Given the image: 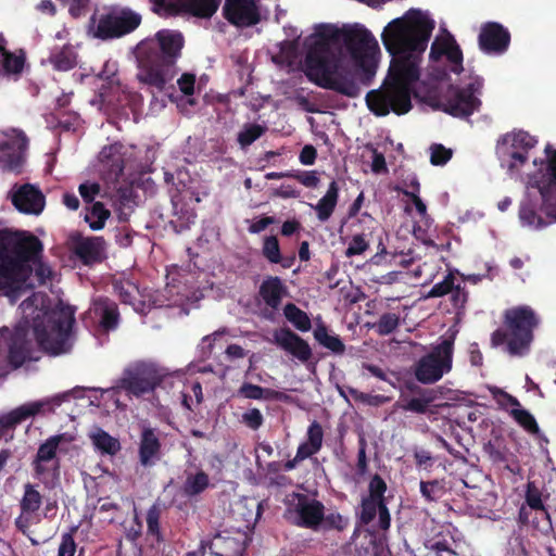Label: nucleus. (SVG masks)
<instances>
[{"label":"nucleus","mask_w":556,"mask_h":556,"mask_svg":"<svg viewBox=\"0 0 556 556\" xmlns=\"http://www.w3.org/2000/svg\"><path fill=\"white\" fill-rule=\"evenodd\" d=\"M304 47L308 79L351 98L361 93L359 83L376 75L381 56L378 40L359 23L316 24Z\"/></svg>","instance_id":"1"},{"label":"nucleus","mask_w":556,"mask_h":556,"mask_svg":"<svg viewBox=\"0 0 556 556\" xmlns=\"http://www.w3.org/2000/svg\"><path fill=\"white\" fill-rule=\"evenodd\" d=\"M433 28L429 14L415 9L384 26L381 40L392 61L381 87L366 96L367 106L374 114L402 115L410 111L412 96L420 76L419 65Z\"/></svg>","instance_id":"2"},{"label":"nucleus","mask_w":556,"mask_h":556,"mask_svg":"<svg viewBox=\"0 0 556 556\" xmlns=\"http://www.w3.org/2000/svg\"><path fill=\"white\" fill-rule=\"evenodd\" d=\"M20 319L11 338L9 362L17 368L30 357L34 341L52 355L71 348L74 312L60 300L34 292L20 304Z\"/></svg>","instance_id":"3"},{"label":"nucleus","mask_w":556,"mask_h":556,"mask_svg":"<svg viewBox=\"0 0 556 556\" xmlns=\"http://www.w3.org/2000/svg\"><path fill=\"white\" fill-rule=\"evenodd\" d=\"M41 250L40 241L30 233L0 231V289L11 301L24 295L33 286L34 268L41 282L51 276L50 267L39 260Z\"/></svg>","instance_id":"4"},{"label":"nucleus","mask_w":556,"mask_h":556,"mask_svg":"<svg viewBox=\"0 0 556 556\" xmlns=\"http://www.w3.org/2000/svg\"><path fill=\"white\" fill-rule=\"evenodd\" d=\"M442 56L446 58L451 67L448 89L442 100V108L456 117L469 116L481 104L479 94L482 80L462 66V52L448 33L440 34L431 45L430 58L439 60Z\"/></svg>","instance_id":"5"},{"label":"nucleus","mask_w":556,"mask_h":556,"mask_svg":"<svg viewBox=\"0 0 556 556\" xmlns=\"http://www.w3.org/2000/svg\"><path fill=\"white\" fill-rule=\"evenodd\" d=\"M527 173V191L519 208V220L529 229L556 223V150L544 149L543 157H534Z\"/></svg>","instance_id":"6"},{"label":"nucleus","mask_w":556,"mask_h":556,"mask_svg":"<svg viewBox=\"0 0 556 556\" xmlns=\"http://www.w3.org/2000/svg\"><path fill=\"white\" fill-rule=\"evenodd\" d=\"M538 139L523 130H511L498 137L495 153L503 168L519 175L532 156Z\"/></svg>","instance_id":"7"},{"label":"nucleus","mask_w":556,"mask_h":556,"mask_svg":"<svg viewBox=\"0 0 556 556\" xmlns=\"http://www.w3.org/2000/svg\"><path fill=\"white\" fill-rule=\"evenodd\" d=\"M454 334L442 340L431 353L417 364L415 375L422 383H433L452 368Z\"/></svg>","instance_id":"8"},{"label":"nucleus","mask_w":556,"mask_h":556,"mask_svg":"<svg viewBox=\"0 0 556 556\" xmlns=\"http://www.w3.org/2000/svg\"><path fill=\"white\" fill-rule=\"evenodd\" d=\"M506 342L510 353L518 354L531 341V329L535 325L533 312L528 307L513 308L506 313Z\"/></svg>","instance_id":"9"},{"label":"nucleus","mask_w":556,"mask_h":556,"mask_svg":"<svg viewBox=\"0 0 556 556\" xmlns=\"http://www.w3.org/2000/svg\"><path fill=\"white\" fill-rule=\"evenodd\" d=\"M163 374L152 364H135L128 367L118 382V388L140 396L152 392L162 382Z\"/></svg>","instance_id":"10"},{"label":"nucleus","mask_w":556,"mask_h":556,"mask_svg":"<svg viewBox=\"0 0 556 556\" xmlns=\"http://www.w3.org/2000/svg\"><path fill=\"white\" fill-rule=\"evenodd\" d=\"M288 520L296 526L315 529L324 520V505L311 497L301 494L287 496Z\"/></svg>","instance_id":"11"},{"label":"nucleus","mask_w":556,"mask_h":556,"mask_svg":"<svg viewBox=\"0 0 556 556\" xmlns=\"http://www.w3.org/2000/svg\"><path fill=\"white\" fill-rule=\"evenodd\" d=\"M76 440V433L64 432L47 439L38 448L34 470L38 478L53 473L58 469L56 452L64 451Z\"/></svg>","instance_id":"12"},{"label":"nucleus","mask_w":556,"mask_h":556,"mask_svg":"<svg viewBox=\"0 0 556 556\" xmlns=\"http://www.w3.org/2000/svg\"><path fill=\"white\" fill-rule=\"evenodd\" d=\"M70 396V393H62L41 401L23 404L2 416L0 422L3 427H12L39 413L52 410L54 407L60 406L62 402L68 400Z\"/></svg>","instance_id":"13"},{"label":"nucleus","mask_w":556,"mask_h":556,"mask_svg":"<svg viewBox=\"0 0 556 556\" xmlns=\"http://www.w3.org/2000/svg\"><path fill=\"white\" fill-rule=\"evenodd\" d=\"M226 18L233 25L247 27L261 21V8L255 0H226Z\"/></svg>","instance_id":"14"},{"label":"nucleus","mask_w":556,"mask_h":556,"mask_svg":"<svg viewBox=\"0 0 556 556\" xmlns=\"http://www.w3.org/2000/svg\"><path fill=\"white\" fill-rule=\"evenodd\" d=\"M26 138L15 129L0 136V161L9 169H16L23 160L26 149Z\"/></svg>","instance_id":"15"},{"label":"nucleus","mask_w":556,"mask_h":556,"mask_svg":"<svg viewBox=\"0 0 556 556\" xmlns=\"http://www.w3.org/2000/svg\"><path fill=\"white\" fill-rule=\"evenodd\" d=\"M14 206L24 214L39 215L46 205L45 195L34 185L16 186L11 191Z\"/></svg>","instance_id":"16"},{"label":"nucleus","mask_w":556,"mask_h":556,"mask_svg":"<svg viewBox=\"0 0 556 556\" xmlns=\"http://www.w3.org/2000/svg\"><path fill=\"white\" fill-rule=\"evenodd\" d=\"M41 494L30 483L24 485V494L21 500V515L16 519L17 528L26 533L28 529L39 521L38 515L36 514L41 506Z\"/></svg>","instance_id":"17"},{"label":"nucleus","mask_w":556,"mask_h":556,"mask_svg":"<svg viewBox=\"0 0 556 556\" xmlns=\"http://www.w3.org/2000/svg\"><path fill=\"white\" fill-rule=\"evenodd\" d=\"M479 42L486 52H503L509 43V35L501 25L488 24L481 29Z\"/></svg>","instance_id":"18"},{"label":"nucleus","mask_w":556,"mask_h":556,"mask_svg":"<svg viewBox=\"0 0 556 556\" xmlns=\"http://www.w3.org/2000/svg\"><path fill=\"white\" fill-rule=\"evenodd\" d=\"M274 340L280 348L301 361H307L311 356V349L307 343L290 330L279 329L275 331Z\"/></svg>","instance_id":"19"},{"label":"nucleus","mask_w":556,"mask_h":556,"mask_svg":"<svg viewBox=\"0 0 556 556\" xmlns=\"http://www.w3.org/2000/svg\"><path fill=\"white\" fill-rule=\"evenodd\" d=\"M155 40L160 48L162 58L168 62L178 58L184 47L182 36L175 30H160L155 35Z\"/></svg>","instance_id":"20"},{"label":"nucleus","mask_w":556,"mask_h":556,"mask_svg":"<svg viewBox=\"0 0 556 556\" xmlns=\"http://www.w3.org/2000/svg\"><path fill=\"white\" fill-rule=\"evenodd\" d=\"M88 438L101 454L114 456L121 451L119 440L97 426L89 430Z\"/></svg>","instance_id":"21"},{"label":"nucleus","mask_w":556,"mask_h":556,"mask_svg":"<svg viewBox=\"0 0 556 556\" xmlns=\"http://www.w3.org/2000/svg\"><path fill=\"white\" fill-rule=\"evenodd\" d=\"M176 72L172 67L159 68V67H149L142 70L138 74V79L140 83L146 84L148 86L154 87L159 90L165 88V86L173 80Z\"/></svg>","instance_id":"22"},{"label":"nucleus","mask_w":556,"mask_h":556,"mask_svg":"<svg viewBox=\"0 0 556 556\" xmlns=\"http://www.w3.org/2000/svg\"><path fill=\"white\" fill-rule=\"evenodd\" d=\"M164 5H178L198 16H211L218 7V0H162Z\"/></svg>","instance_id":"23"},{"label":"nucleus","mask_w":556,"mask_h":556,"mask_svg":"<svg viewBox=\"0 0 556 556\" xmlns=\"http://www.w3.org/2000/svg\"><path fill=\"white\" fill-rule=\"evenodd\" d=\"M76 252L85 263L97 262L104 256L105 242L99 237L84 239L77 244Z\"/></svg>","instance_id":"24"},{"label":"nucleus","mask_w":556,"mask_h":556,"mask_svg":"<svg viewBox=\"0 0 556 556\" xmlns=\"http://www.w3.org/2000/svg\"><path fill=\"white\" fill-rule=\"evenodd\" d=\"M124 147L119 143L103 148L100 152V161L108 168L109 175L117 176L123 170Z\"/></svg>","instance_id":"25"},{"label":"nucleus","mask_w":556,"mask_h":556,"mask_svg":"<svg viewBox=\"0 0 556 556\" xmlns=\"http://www.w3.org/2000/svg\"><path fill=\"white\" fill-rule=\"evenodd\" d=\"M160 446L154 431L150 428H144L141 433L139 450L141 464L144 466L151 465L159 455Z\"/></svg>","instance_id":"26"},{"label":"nucleus","mask_w":556,"mask_h":556,"mask_svg":"<svg viewBox=\"0 0 556 556\" xmlns=\"http://www.w3.org/2000/svg\"><path fill=\"white\" fill-rule=\"evenodd\" d=\"M323 429L319 424L313 422L307 430V440L298 448L295 459H305L317 453L323 443Z\"/></svg>","instance_id":"27"},{"label":"nucleus","mask_w":556,"mask_h":556,"mask_svg":"<svg viewBox=\"0 0 556 556\" xmlns=\"http://www.w3.org/2000/svg\"><path fill=\"white\" fill-rule=\"evenodd\" d=\"M387 485L384 481L378 476L374 477L369 484L370 498L363 503V519L367 522L376 514V505L382 503V495L386 492Z\"/></svg>","instance_id":"28"},{"label":"nucleus","mask_w":556,"mask_h":556,"mask_svg":"<svg viewBox=\"0 0 556 556\" xmlns=\"http://www.w3.org/2000/svg\"><path fill=\"white\" fill-rule=\"evenodd\" d=\"M93 312L100 317V325L103 329L111 330L117 326L118 313L114 302L99 299L93 303Z\"/></svg>","instance_id":"29"},{"label":"nucleus","mask_w":556,"mask_h":556,"mask_svg":"<svg viewBox=\"0 0 556 556\" xmlns=\"http://www.w3.org/2000/svg\"><path fill=\"white\" fill-rule=\"evenodd\" d=\"M211 549H215L214 553L219 556H242L244 540L218 535L213 540Z\"/></svg>","instance_id":"30"},{"label":"nucleus","mask_w":556,"mask_h":556,"mask_svg":"<svg viewBox=\"0 0 556 556\" xmlns=\"http://www.w3.org/2000/svg\"><path fill=\"white\" fill-rule=\"evenodd\" d=\"M25 58L22 52H9L0 41V73L4 75H17L24 67Z\"/></svg>","instance_id":"31"},{"label":"nucleus","mask_w":556,"mask_h":556,"mask_svg":"<svg viewBox=\"0 0 556 556\" xmlns=\"http://www.w3.org/2000/svg\"><path fill=\"white\" fill-rule=\"evenodd\" d=\"M339 187L336 181L329 185L326 194L314 205L317 217L321 222H326L333 213L338 202Z\"/></svg>","instance_id":"32"},{"label":"nucleus","mask_w":556,"mask_h":556,"mask_svg":"<svg viewBox=\"0 0 556 556\" xmlns=\"http://www.w3.org/2000/svg\"><path fill=\"white\" fill-rule=\"evenodd\" d=\"M117 37L132 31L141 22V16L128 9H117L113 12Z\"/></svg>","instance_id":"33"},{"label":"nucleus","mask_w":556,"mask_h":556,"mask_svg":"<svg viewBox=\"0 0 556 556\" xmlns=\"http://www.w3.org/2000/svg\"><path fill=\"white\" fill-rule=\"evenodd\" d=\"M264 301L271 307H276L285 293V287L278 277H268L260 289Z\"/></svg>","instance_id":"34"},{"label":"nucleus","mask_w":556,"mask_h":556,"mask_svg":"<svg viewBox=\"0 0 556 556\" xmlns=\"http://www.w3.org/2000/svg\"><path fill=\"white\" fill-rule=\"evenodd\" d=\"M77 55L73 47L64 46L54 51L50 56V63L58 71H68L76 64Z\"/></svg>","instance_id":"35"},{"label":"nucleus","mask_w":556,"mask_h":556,"mask_svg":"<svg viewBox=\"0 0 556 556\" xmlns=\"http://www.w3.org/2000/svg\"><path fill=\"white\" fill-rule=\"evenodd\" d=\"M111 213L101 202H94L85 216V220L92 230H101Z\"/></svg>","instance_id":"36"},{"label":"nucleus","mask_w":556,"mask_h":556,"mask_svg":"<svg viewBox=\"0 0 556 556\" xmlns=\"http://www.w3.org/2000/svg\"><path fill=\"white\" fill-rule=\"evenodd\" d=\"M314 337L321 345L334 353L344 351V344L339 337L330 334L325 326H317L314 330Z\"/></svg>","instance_id":"37"},{"label":"nucleus","mask_w":556,"mask_h":556,"mask_svg":"<svg viewBox=\"0 0 556 556\" xmlns=\"http://www.w3.org/2000/svg\"><path fill=\"white\" fill-rule=\"evenodd\" d=\"M286 318L292 323L299 330L307 331L311 328V321L308 316L293 304L286 305L285 309Z\"/></svg>","instance_id":"38"},{"label":"nucleus","mask_w":556,"mask_h":556,"mask_svg":"<svg viewBox=\"0 0 556 556\" xmlns=\"http://www.w3.org/2000/svg\"><path fill=\"white\" fill-rule=\"evenodd\" d=\"M114 22L113 13L102 16L93 28V36L101 39L117 37Z\"/></svg>","instance_id":"39"},{"label":"nucleus","mask_w":556,"mask_h":556,"mask_svg":"<svg viewBox=\"0 0 556 556\" xmlns=\"http://www.w3.org/2000/svg\"><path fill=\"white\" fill-rule=\"evenodd\" d=\"M207 485L208 477L203 471H199L194 475L188 476L184 490L189 495H195L204 491Z\"/></svg>","instance_id":"40"},{"label":"nucleus","mask_w":556,"mask_h":556,"mask_svg":"<svg viewBox=\"0 0 556 556\" xmlns=\"http://www.w3.org/2000/svg\"><path fill=\"white\" fill-rule=\"evenodd\" d=\"M510 415L520 426H522L528 431H536L538 426L533 416L526 409L521 408L520 404L510 409Z\"/></svg>","instance_id":"41"},{"label":"nucleus","mask_w":556,"mask_h":556,"mask_svg":"<svg viewBox=\"0 0 556 556\" xmlns=\"http://www.w3.org/2000/svg\"><path fill=\"white\" fill-rule=\"evenodd\" d=\"M263 254L271 263L281 261L279 243L276 237H266L263 244Z\"/></svg>","instance_id":"42"},{"label":"nucleus","mask_w":556,"mask_h":556,"mask_svg":"<svg viewBox=\"0 0 556 556\" xmlns=\"http://www.w3.org/2000/svg\"><path fill=\"white\" fill-rule=\"evenodd\" d=\"M452 157V150L446 149L442 144H433L430 147V162L432 165H444Z\"/></svg>","instance_id":"43"},{"label":"nucleus","mask_w":556,"mask_h":556,"mask_svg":"<svg viewBox=\"0 0 556 556\" xmlns=\"http://www.w3.org/2000/svg\"><path fill=\"white\" fill-rule=\"evenodd\" d=\"M239 394L245 399L261 400L271 392L252 383H243L239 389Z\"/></svg>","instance_id":"44"},{"label":"nucleus","mask_w":556,"mask_h":556,"mask_svg":"<svg viewBox=\"0 0 556 556\" xmlns=\"http://www.w3.org/2000/svg\"><path fill=\"white\" fill-rule=\"evenodd\" d=\"M263 134V128L258 125H249L240 131L238 140L241 146H249Z\"/></svg>","instance_id":"45"},{"label":"nucleus","mask_w":556,"mask_h":556,"mask_svg":"<svg viewBox=\"0 0 556 556\" xmlns=\"http://www.w3.org/2000/svg\"><path fill=\"white\" fill-rule=\"evenodd\" d=\"M368 247L369 244L363 235H355L349 243L345 255L349 257L361 255L368 249Z\"/></svg>","instance_id":"46"},{"label":"nucleus","mask_w":556,"mask_h":556,"mask_svg":"<svg viewBox=\"0 0 556 556\" xmlns=\"http://www.w3.org/2000/svg\"><path fill=\"white\" fill-rule=\"evenodd\" d=\"M118 387L105 390L101 393V399L103 401L104 409L108 413L113 412L114 409H118L121 407L119 399H118Z\"/></svg>","instance_id":"47"},{"label":"nucleus","mask_w":556,"mask_h":556,"mask_svg":"<svg viewBox=\"0 0 556 556\" xmlns=\"http://www.w3.org/2000/svg\"><path fill=\"white\" fill-rule=\"evenodd\" d=\"M243 508H249V514H243V518L250 522L251 520H256L260 517V503L254 500H243L236 504V509L240 510Z\"/></svg>","instance_id":"48"},{"label":"nucleus","mask_w":556,"mask_h":556,"mask_svg":"<svg viewBox=\"0 0 556 556\" xmlns=\"http://www.w3.org/2000/svg\"><path fill=\"white\" fill-rule=\"evenodd\" d=\"M399 325V317L395 314H386L381 316L377 324L378 331L382 334L392 332Z\"/></svg>","instance_id":"49"},{"label":"nucleus","mask_w":556,"mask_h":556,"mask_svg":"<svg viewBox=\"0 0 556 556\" xmlns=\"http://www.w3.org/2000/svg\"><path fill=\"white\" fill-rule=\"evenodd\" d=\"M491 392L494 399L497 401V403L506 409L510 410L513 407L519 405V402L517 401L516 397L505 393L504 391L497 388H491Z\"/></svg>","instance_id":"50"},{"label":"nucleus","mask_w":556,"mask_h":556,"mask_svg":"<svg viewBox=\"0 0 556 556\" xmlns=\"http://www.w3.org/2000/svg\"><path fill=\"white\" fill-rule=\"evenodd\" d=\"M177 85L184 96L190 97L194 92L195 76L188 73L182 74L177 79Z\"/></svg>","instance_id":"51"},{"label":"nucleus","mask_w":556,"mask_h":556,"mask_svg":"<svg viewBox=\"0 0 556 556\" xmlns=\"http://www.w3.org/2000/svg\"><path fill=\"white\" fill-rule=\"evenodd\" d=\"M76 544L72 535L64 534L59 546L58 556H74Z\"/></svg>","instance_id":"52"},{"label":"nucleus","mask_w":556,"mask_h":556,"mask_svg":"<svg viewBox=\"0 0 556 556\" xmlns=\"http://www.w3.org/2000/svg\"><path fill=\"white\" fill-rule=\"evenodd\" d=\"M100 192V186L96 182H85L79 186V193L86 202L94 200Z\"/></svg>","instance_id":"53"},{"label":"nucleus","mask_w":556,"mask_h":556,"mask_svg":"<svg viewBox=\"0 0 556 556\" xmlns=\"http://www.w3.org/2000/svg\"><path fill=\"white\" fill-rule=\"evenodd\" d=\"M526 498H527L528 505L531 508H533V509H542L543 508L541 494H540L539 490L532 483L528 484Z\"/></svg>","instance_id":"54"},{"label":"nucleus","mask_w":556,"mask_h":556,"mask_svg":"<svg viewBox=\"0 0 556 556\" xmlns=\"http://www.w3.org/2000/svg\"><path fill=\"white\" fill-rule=\"evenodd\" d=\"M453 288V277L446 276L445 279L437 285L430 290V296H442L451 291Z\"/></svg>","instance_id":"55"},{"label":"nucleus","mask_w":556,"mask_h":556,"mask_svg":"<svg viewBox=\"0 0 556 556\" xmlns=\"http://www.w3.org/2000/svg\"><path fill=\"white\" fill-rule=\"evenodd\" d=\"M243 421L252 429H257L263 421L261 412L256 408L245 412L242 416Z\"/></svg>","instance_id":"56"},{"label":"nucleus","mask_w":556,"mask_h":556,"mask_svg":"<svg viewBox=\"0 0 556 556\" xmlns=\"http://www.w3.org/2000/svg\"><path fill=\"white\" fill-rule=\"evenodd\" d=\"M160 510L156 506H152L147 514L148 531L152 534H159Z\"/></svg>","instance_id":"57"},{"label":"nucleus","mask_w":556,"mask_h":556,"mask_svg":"<svg viewBox=\"0 0 556 556\" xmlns=\"http://www.w3.org/2000/svg\"><path fill=\"white\" fill-rule=\"evenodd\" d=\"M72 16L78 17L85 13L87 0H63Z\"/></svg>","instance_id":"58"},{"label":"nucleus","mask_w":556,"mask_h":556,"mask_svg":"<svg viewBox=\"0 0 556 556\" xmlns=\"http://www.w3.org/2000/svg\"><path fill=\"white\" fill-rule=\"evenodd\" d=\"M430 400L426 399H412L405 405H403V409L410 410L415 413H425Z\"/></svg>","instance_id":"59"},{"label":"nucleus","mask_w":556,"mask_h":556,"mask_svg":"<svg viewBox=\"0 0 556 556\" xmlns=\"http://www.w3.org/2000/svg\"><path fill=\"white\" fill-rule=\"evenodd\" d=\"M295 178L307 188H316L319 184V178L315 172H304L295 175Z\"/></svg>","instance_id":"60"},{"label":"nucleus","mask_w":556,"mask_h":556,"mask_svg":"<svg viewBox=\"0 0 556 556\" xmlns=\"http://www.w3.org/2000/svg\"><path fill=\"white\" fill-rule=\"evenodd\" d=\"M274 218L271 217H263L256 220H252L249 226V231L251 233H258L265 230L269 225L274 223Z\"/></svg>","instance_id":"61"},{"label":"nucleus","mask_w":556,"mask_h":556,"mask_svg":"<svg viewBox=\"0 0 556 556\" xmlns=\"http://www.w3.org/2000/svg\"><path fill=\"white\" fill-rule=\"evenodd\" d=\"M316 159V150L312 146H305L300 153V162L303 165H312Z\"/></svg>","instance_id":"62"},{"label":"nucleus","mask_w":556,"mask_h":556,"mask_svg":"<svg viewBox=\"0 0 556 556\" xmlns=\"http://www.w3.org/2000/svg\"><path fill=\"white\" fill-rule=\"evenodd\" d=\"M371 169L375 173L384 172L387 169L384 156L376 150L372 152Z\"/></svg>","instance_id":"63"},{"label":"nucleus","mask_w":556,"mask_h":556,"mask_svg":"<svg viewBox=\"0 0 556 556\" xmlns=\"http://www.w3.org/2000/svg\"><path fill=\"white\" fill-rule=\"evenodd\" d=\"M376 509L379 513V522L382 529H388L390 527V515L383 503H379L376 505Z\"/></svg>","instance_id":"64"}]
</instances>
